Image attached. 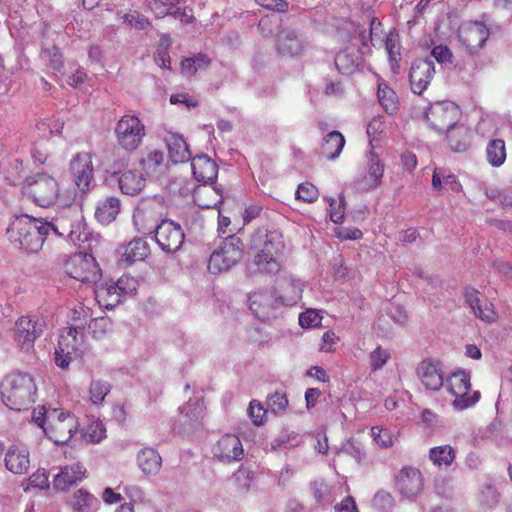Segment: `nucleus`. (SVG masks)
I'll return each mask as SVG.
<instances>
[{"label":"nucleus","instance_id":"4be33fe9","mask_svg":"<svg viewBox=\"0 0 512 512\" xmlns=\"http://www.w3.org/2000/svg\"><path fill=\"white\" fill-rule=\"evenodd\" d=\"M250 309L261 321H267L274 316L277 299L271 291H257L249 297Z\"/></svg>","mask_w":512,"mask_h":512},{"label":"nucleus","instance_id":"412c9836","mask_svg":"<svg viewBox=\"0 0 512 512\" xmlns=\"http://www.w3.org/2000/svg\"><path fill=\"white\" fill-rule=\"evenodd\" d=\"M48 226L49 233L53 232L57 236L73 240V235L79 228V215L72 209L63 210L51 222H48Z\"/></svg>","mask_w":512,"mask_h":512},{"label":"nucleus","instance_id":"603ef678","mask_svg":"<svg viewBox=\"0 0 512 512\" xmlns=\"http://www.w3.org/2000/svg\"><path fill=\"white\" fill-rule=\"evenodd\" d=\"M91 316V310L89 307L85 306L83 303H77L72 309L70 313V319L74 323L73 327H76L80 330L84 329V324Z\"/></svg>","mask_w":512,"mask_h":512},{"label":"nucleus","instance_id":"7c9ffc66","mask_svg":"<svg viewBox=\"0 0 512 512\" xmlns=\"http://www.w3.org/2000/svg\"><path fill=\"white\" fill-rule=\"evenodd\" d=\"M446 132L448 145L453 152H465L471 146L472 132L467 126L456 124Z\"/></svg>","mask_w":512,"mask_h":512},{"label":"nucleus","instance_id":"79ce46f5","mask_svg":"<svg viewBox=\"0 0 512 512\" xmlns=\"http://www.w3.org/2000/svg\"><path fill=\"white\" fill-rule=\"evenodd\" d=\"M28 167L20 158L14 159L5 170V179L11 185L26 184V179L31 177L27 176Z\"/></svg>","mask_w":512,"mask_h":512},{"label":"nucleus","instance_id":"de8ad7c7","mask_svg":"<svg viewBox=\"0 0 512 512\" xmlns=\"http://www.w3.org/2000/svg\"><path fill=\"white\" fill-rule=\"evenodd\" d=\"M88 329L93 338L103 340L112 333L113 322L106 316L97 317L90 320Z\"/></svg>","mask_w":512,"mask_h":512},{"label":"nucleus","instance_id":"2eb2a0df","mask_svg":"<svg viewBox=\"0 0 512 512\" xmlns=\"http://www.w3.org/2000/svg\"><path fill=\"white\" fill-rule=\"evenodd\" d=\"M43 329V321L22 316L15 323L14 339L22 349L30 350Z\"/></svg>","mask_w":512,"mask_h":512},{"label":"nucleus","instance_id":"cd10ccee","mask_svg":"<svg viewBox=\"0 0 512 512\" xmlns=\"http://www.w3.org/2000/svg\"><path fill=\"white\" fill-rule=\"evenodd\" d=\"M432 188L438 194L444 191L460 192L462 189L461 183L450 169L444 167H436L432 175Z\"/></svg>","mask_w":512,"mask_h":512},{"label":"nucleus","instance_id":"393cba45","mask_svg":"<svg viewBox=\"0 0 512 512\" xmlns=\"http://www.w3.org/2000/svg\"><path fill=\"white\" fill-rule=\"evenodd\" d=\"M191 168L194 178L204 184L214 183L218 175L217 164L207 155L192 158Z\"/></svg>","mask_w":512,"mask_h":512},{"label":"nucleus","instance_id":"58836bf2","mask_svg":"<svg viewBox=\"0 0 512 512\" xmlns=\"http://www.w3.org/2000/svg\"><path fill=\"white\" fill-rule=\"evenodd\" d=\"M377 97L380 105L389 115H394L399 110V98L396 92L385 82L378 83Z\"/></svg>","mask_w":512,"mask_h":512},{"label":"nucleus","instance_id":"f3484780","mask_svg":"<svg viewBox=\"0 0 512 512\" xmlns=\"http://www.w3.org/2000/svg\"><path fill=\"white\" fill-rule=\"evenodd\" d=\"M212 454L220 462L231 463L243 458L244 449L236 435L225 434L213 445Z\"/></svg>","mask_w":512,"mask_h":512},{"label":"nucleus","instance_id":"6e6552de","mask_svg":"<svg viewBox=\"0 0 512 512\" xmlns=\"http://www.w3.org/2000/svg\"><path fill=\"white\" fill-rule=\"evenodd\" d=\"M244 243L236 235H230L223 240L219 247L210 255L208 270L218 274L230 270L244 256Z\"/></svg>","mask_w":512,"mask_h":512},{"label":"nucleus","instance_id":"7ed1b4c3","mask_svg":"<svg viewBox=\"0 0 512 512\" xmlns=\"http://www.w3.org/2000/svg\"><path fill=\"white\" fill-rule=\"evenodd\" d=\"M6 235L15 247L36 253L41 250L49 235L48 221L27 215L17 217L7 228Z\"/></svg>","mask_w":512,"mask_h":512},{"label":"nucleus","instance_id":"f704fd0d","mask_svg":"<svg viewBox=\"0 0 512 512\" xmlns=\"http://www.w3.org/2000/svg\"><path fill=\"white\" fill-rule=\"evenodd\" d=\"M145 182L143 174L137 170H127L118 179L119 188L122 193L131 196L140 193L145 187Z\"/></svg>","mask_w":512,"mask_h":512},{"label":"nucleus","instance_id":"37998d69","mask_svg":"<svg viewBox=\"0 0 512 512\" xmlns=\"http://www.w3.org/2000/svg\"><path fill=\"white\" fill-rule=\"evenodd\" d=\"M486 158L493 167H500L506 160V145L503 139L490 140L486 147Z\"/></svg>","mask_w":512,"mask_h":512},{"label":"nucleus","instance_id":"1a4fd4ad","mask_svg":"<svg viewBox=\"0 0 512 512\" xmlns=\"http://www.w3.org/2000/svg\"><path fill=\"white\" fill-rule=\"evenodd\" d=\"M114 135L117 147L126 152L136 151L146 136L144 123L135 115H123L115 125Z\"/></svg>","mask_w":512,"mask_h":512},{"label":"nucleus","instance_id":"774afa93","mask_svg":"<svg viewBox=\"0 0 512 512\" xmlns=\"http://www.w3.org/2000/svg\"><path fill=\"white\" fill-rule=\"evenodd\" d=\"M431 55L439 63L451 62V58H452V52L446 45L435 46L431 51Z\"/></svg>","mask_w":512,"mask_h":512},{"label":"nucleus","instance_id":"dca6fc26","mask_svg":"<svg viewBox=\"0 0 512 512\" xmlns=\"http://www.w3.org/2000/svg\"><path fill=\"white\" fill-rule=\"evenodd\" d=\"M435 72V65L432 60H415L409 72V83L412 92L421 95L433 80Z\"/></svg>","mask_w":512,"mask_h":512},{"label":"nucleus","instance_id":"423d86ee","mask_svg":"<svg viewBox=\"0 0 512 512\" xmlns=\"http://www.w3.org/2000/svg\"><path fill=\"white\" fill-rule=\"evenodd\" d=\"M87 350L84 331L73 326L65 327L59 335L55 363L61 369H67L72 360L82 358Z\"/></svg>","mask_w":512,"mask_h":512},{"label":"nucleus","instance_id":"e433bc0d","mask_svg":"<svg viewBox=\"0 0 512 512\" xmlns=\"http://www.w3.org/2000/svg\"><path fill=\"white\" fill-rule=\"evenodd\" d=\"M165 141L169 156L174 163H181L190 159L188 145L181 135L171 133L165 138Z\"/></svg>","mask_w":512,"mask_h":512},{"label":"nucleus","instance_id":"13d9d810","mask_svg":"<svg viewBox=\"0 0 512 512\" xmlns=\"http://www.w3.org/2000/svg\"><path fill=\"white\" fill-rule=\"evenodd\" d=\"M322 316L314 309H307L299 315V324L303 328H314L320 326Z\"/></svg>","mask_w":512,"mask_h":512},{"label":"nucleus","instance_id":"4468645a","mask_svg":"<svg viewBox=\"0 0 512 512\" xmlns=\"http://www.w3.org/2000/svg\"><path fill=\"white\" fill-rule=\"evenodd\" d=\"M154 233L157 244L167 253L177 252L185 240V234L181 225L170 219L162 220Z\"/></svg>","mask_w":512,"mask_h":512},{"label":"nucleus","instance_id":"f03ea898","mask_svg":"<svg viewBox=\"0 0 512 512\" xmlns=\"http://www.w3.org/2000/svg\"><path fill=\"white\" fill-rule=\"evenodd\" d=\"M32 419L57 445L68 443L79 427L77 417L62 409L47 410L45 407H39L33 410Z\"/></svg>","mask_w":512,"mask_h":512},{"label":"nucleus","instance_id":"5701e85b","mask_svg":"<svg viewBox=\"0 0 512 512\" xmlns=\"http://www.w3.org/2000/svg\"><path fill=\"white\" fill-rule=\"evenodd\" d=\"M417 376L429 390L438 391L444 385L443 373L439 361L423 360L417 367Z\"/></svg>","mask_w":512,"mask_h":512},{"label":"nucleus","instance_id":"69168bd1","mask_svg":"<svg viewBox=\"0 0 512 512\" xmlns=\"http://www.w3.org/2000/svg\"><path fill=\"white\" fill-rule=\"evenodd\" d=\"M255 2L265 9L280 13L288 11L289 8L286 0H255Z\"/></svg>","mask_w":512,"mask_h":512},{"label":"nucleus","instance_id":"c85d7f7f","mask_svg":"<svg viewBox=\"0 0 512 512\" xmlns=\"http://www.w3.org/2000/svg\"><path fill=\"white\" fill-rule=\"evenodd\" d=\"M85 472L86 469L79 463L63 467L54 477V488L62 491L69 489L84 478Z\"/></svg>","mask_w":512,"mask_h":512},{"label":"nucleus","instance_id":"9b49d317","mask_svg":"<svg viewBox=\"0 0 512 512\" xmlns=\"http://www.w3.org/2000/svg\"><path fill=\"white\" fill-rule=\"evenodd\" d=\"M69 171L75 186L82 192L90 191L94 181L93 155L90 152L76 153L69 163Z\"/></svg>","mask_w":512,"mask_h":512},{"label":"nucleus","instance_id":"c03bdc74","mask_svg":"<svg viewBox=\"0 0 512 512\" xmlns=\"http://www.w3.org/2000/svg\"><path fill=\"white\" fill-rule=\"evenodd\" d=\"M142 169L147 174L160 172L165 166V155L160 150L148 151L140 161Z\"/></svg>","mask_w":512,"mask_h":512},{"label":"nucleus","instance_id":"49530a36","mask_svg":"<svg viewBox=\"0 0 512 512\" xmlns=\"http://www.w3.org/2000/svg\"><path fill=\"white\" fill-rule=\"evenodd\" d=\"M120 19L128 28L137 31H145L152 28L150 19L136 10H129L122 14Z\"/></svg>","mask_w":512,"mask_h":512},{"label":"nucleus","instance_id":"aec40b11","mask_svg":"<svg viewBox=\"0 0 512 512\" xmlns=\"http://www.w3.org/2000/svg\"><path fill=\"white\" fill-rule=\"evenodd\" d=\"M276 49L283 57H298L305 50V42L295 30L284 28L278 33Z\"/></svg>","mask_w":512,"mask_h":512},{"label":"nucleus","instance_id":"0e129e2a","mask_svg":"<svg viewBox=\"0 0 512 512\" xmlns=\"http://www.w3.org/2000/svg\"><path fill=\"white\" fill-rule=\"evenodd\" d=\"M171 104H183L187 108H195L198 106L199 101L196 97L188 93H177L170 96Z\"/></svg>","mask_w":512,"mask_h":512},{"label":"nucleus","instance_id":"4d7b16f0","mask_svg":"<svg viewBox=\"0 0 512 512\" xmlns=\"http://www.w3.org/2000/svg\"><path fill=\"white\" fill-rule=\"evenodd\" d=\"M389 359L390 353L386 349H383L381 346H378L370 354V367L373 371L380 370L384 367Z\"/></svg>","mask_w":512,"mask_h":512},{"label":"nucleus","instance_id":"6e6d98bb","mask_svg":"<svg viewBox=\"0 0 512 512\" xmlns=\"http://www.w3.org/2000/svg\"><path fill=\"white\" fill-rule=\"evenodd\" d=\"M233 479L237 489L248 491L253 480L252 472L247 468L240 466L233 474Z\"/></svg>","mask_w":512,"mask_h":512},{"label":"nucleus","instance_id":"f257e3e1","mask_svg":"<svg viewBox=\"0 0 512 512\" xmlns=\"http://www.w3.org/2000/svg\"><path fill=\"white\" fill-rule=\"evenodd\" d=\"M253 263L265 274H276L281 269V258L285 250L283 235L278 230L257 229L250 241Z\"/></svg>","mask_w":512,"mask_h":512},{"label":"nucleus","instance_id":"ddd939ff","mask_svg":"<svg viewBox=\"0 0 512 512\" xmlns=\"http://www.w3.org/2000/svg\"><path fill=\"white\" fill-rule=\"evenodd\" d=\"M65 272L80 282H92L97 280L100 269L92 255L77 253L66 261Z\"/></svg>","mask_w":512,"mask_h":512},{"label":"nucleus","instance_id":"052dcab7","mask_svg":"<svg viewBox=\"0 0 512 512\" xmlns=\"http://www.w3.org/2000/svg\"><path fill=\"white\" fill-rule=\"evenodd\" d=\"M330 206V220L336 224L342 223L345 216V207L342 201H337L335 199H328Z\"/></svg>","mask_w":512,"mask_h":512},{"label":"nucleus","instance_id":"0eeeda50","mask_svg":"<svg viewBox=\"0 0 512 512\" xmlns=\"http://www.w3.org/2000/svg\"><path fill=\"white\" fill-rule=\"evenodd\" d=\"M166 210L167 205L162 196L154 195L141 199L133 213L137 231L143 234L154 233Z\"/></svg>","mask_w":512,"mask_h":512},{"label":"nucleus","instance_id":"f8f14e48","mask_svg":"<svg viewBox=\"0 0 512 512\" xmlns=\"http://www.w3.org/2000/svg\"><path fill=\"white\" fill-rule=\"evenodd\" d=\"M459 108L452 102L439 101L431 104L425 113V119L436 131H447L456 125Z\"/></svg>","mask_w":512,"mask_h":512},{"label":"nucleus","instance_id":"20e7f679","mask_svg":"<svg viewBox=\"0 0 512 512\" xmlns=\"http://www.w3.org/2000/svg\"><path fill=\"white\" fill-rule=\"evenodd\" d=\"M3 403L12 410H27L34 402L37 386L33 376L27 372H11L0 386Z\"/></svg>","mask_w":512,"mask_h":512},{"label":"nucleus","instance_id":"680f3d73","mask_svg":"<svg viewBox=\"0 0 512 512\" xmlns=\"http://www.w3.org/2000/svg\"><path fill=\"white\" fill-rule=\"evenodd\" d=\"M339 340L340 338L333 331H326L322 336L319 350L325 353H332L336 350V345Z\"/></svg>","mask_w":512,"mask_h":512},{"label":"nucleus","instance_id":"72a5a7b5","mask_svg":"<svg viewBox=\"0 0 512 512\" xmlns=\"http://www.w3.org/2000/svg\"><path fill=\"white\" fill-rule=\"evenodd\" d=\"M121 209V202L115 196H109L98 202L95 217L104 225H108L113 222Z\"/></svg>","mask_w":512,"mask_h":512},{"label":"nucleus","instance_id":"ea45409f","mask_svg":"<svg viewBox=\"0 0 512 512\" xmlns=\"http://www.w3.org/2000/svg\"><path fill=\"white\" fill-rule=\"evenodd\" d=\"M211 64L210 57L205 53H198L192 57L181 60V73L186 76H194L198 71L206 70Z\"/></svg>","mask_w":512,"mask_h":512},{"label":"nucleus","instance_id":"bf43d9fd","mask_svg":"<svg viewBox=\"0 0 512 512\" xmlns=\"http://www.w3.org/2000/svg\"><path fill=\"white\" fill-rule=\"evenodd\" d=\"M114 285L124 299L126 295L131 294L136 290L137 281L135 278L129 275H123L116 282H114Z\"/></svg>","mask_w":512,"mask_h":512},{"label":"nucleus","instance_id":"2f4dec72","mask_svg":"<svg viewBox=\"0 0 512 512\" xmlns=\"http://www.w3.org/2000/svg\"><path fill=\"white\" fill-rule=\"evenodd\" d=\"M362 61L360 51L355 48H346L337 53L335 66L342 74H352Z\"/></svg>","mask_w":512,"mask_h":512},{"label":"nucleus","instance_id":"a211bd4d","mask_svg":"<svg viewBox=\"0 0 512 512\" xmlns=\"http://www.w3.org/2000/svg\"><path fill=\"white\" fill-rule=\"evenodd\" d=\"M488 37L489 30L486 25L481 22L465 23L458 31L459 41L471 53L482 48Z\"/></svg>","mask_w":512,"mask_h":512},{"label":"nucleus","instance_id":"b1692460","mask_svg":"<svg viewBox=\"0 0 512 512\" xmlns=\"http://www.w3.org/2000/svg\"><path fill=\"white\" fill-rule=\"evenodd\" d=\"M397 487L406 496L417 495L423 488V478L419 469L404 467L397 476Z\"/></svg>","mask_w":512,"mask_h":512},{"label":"nucleus","instance_id":"e2e57ef3","mask_svg":"<svg viewBox=\"0 0 512 512\" xmlns=\"http://www.w3.org/2000/svg\"><path fill=\"white\" fill-rule=\"evenodd\" d=\"M248 415L255 425H261L263 424V419L266 415V410L259 402L253 400L249 404Z\"/></svg>","mask_w":512,"mask_h":512},{"label":"nucleus","instance_id":"473e14b6","mask_svg":"<svg viewBox=\"0 0 512 512\" xmlns=\"http://www.w3.org/2000/svg\"><path fill=\"white\" fill-rule=\"evenodd\" d=\"M95 299L100 306L106 309L117 306L123 300L113 281L98 285L95 289Z\"/></svg>","mask_w":512,"mask_h":512},{"label":"nucleus","instance_id":"338daca9","mask_svg":"<svg viewBox=\"0 0 512 512\" xmlns=\"http://www.w3.org/2000/svg\"><path fill=\"white\" fill-rule=\"evenodd\" d=\"M172 16L184 24H190L195 20L193 8L188 6L181 8L178 5Z\"/></svg>","mask_w":512,"mask_h":512},{"label":"nucleus","instance_id":"6ab92c4d","mask_svg":"<svg viewBox=\"0 0 512 512\" xmlns=\"http://www.w3.org/2000/svg\"><path fill=\"white\" fill-rule=\"evenodd\" d=\"M4 464L8 471L15 475H24L30 468V452L22 444L10 445L4 456Z\"/></svg>","mask_w":512,"mask_h":512},{"label":"nucleus","instance_id":"8fccbe9b","mask_svg":"<svg viewBox=\"0 0 512 512\" xmlns=\"http://www.w3.org/2000/svg\"><path fill=\"white\" fill-rule=\"evenodd\" d=\"M111 385L104 380H93L89 385V399L93 404H101L105 397L109 394Z\"/></svg>","mask_w":512,"mask_h":512},{"label":"nucleus","instance_id":"39448f33","mask_svg":"<svg viewBox=\"0 0 512 512\" xmlns=\"http://www.w3.org/2000/svg\"><path fill=\"white\" fill-rule=\"evenodd\" d=\"M26 191L34 203L40 207H50L57 202L62 206H69L72 198L62 200L58 181L47 173H38L26 179Z\"/></svg>","mask_w":512,"mask_h":512},{"label":"nucleus","instance_id":"5fc2aeb1","mask_svg":"<svg viewBox=\"0 0 512 512\" xmlns=\"http://www.w3.org/2000/svg\"><path fill=\"white\" fill-rule=\"evenodd\" d=\"M49 487V475L45 469L36 470L28 479L24 486V491L32 488L46 489Z\"/></svg>","mask_w":512,"mask_h":512},{"label":"nucleus","instance_id":"bb28decb","mask_svg":"<svg viewBox=\"0 0 512 512\" xmlns=\"http://www.w3.org/2000/svg\"><path fill=\"white\" fill-rule=\"evenodd\" d=\"M465 299L477 318L488 323L496 321L497 314L494 311L493 304L487 301L482 303L479 298V291L474 288H466Z\"/></svg>","mask_w":512,"mask_h":512},{"label":"nucleus","instance_id":"c756f323","mask_svg":"<svg viewBox=\"0 0 512 512\" xmlns=\"http://www.w3.org/2000/svg\"><path fill=\"white\" fill-rule=\"evenodd\" d=\"M384 168V163L380 157L375 153H371L368 160L367 171L361 179L362 186L365 190L377 189L382 184Z\"/></svg>","mask_w":512,"mask_h":512},{"label":"nucleus","instance_id":"864d4df0","mask_svg":"<svg viewBox=\"0 0 512 512\" xmlns=\"http://www.w3.org/2000/svg\"><path fill=\"white\" fill-rule=\"evenodd\" d=\"M371 436L374 442L384 449L392 447L396 439L390 430L378 426L371 428Z\"/></svg>","mask_w":512,"mask_h":512},{"label":"nucleus","instance_id":"a19ab883","mask_svg":"<svg viewBox=\"0 0 512 512\" xmlns=\"http://www.w3.org/2000/svg\"><path fill=\"white\" fill-rule=\"evenodd\" d=\"M303 285L298 280H288L284 283L279 296L282 304L294 306L302 299Z\"/></svg>","mask_w":512,"mask_h":512},{"label":"nucleus","instance_id":"4c0bfd02","mask_svg":"<svg viewBox=\"0 0 512 512\" xmlns=\"http://www.w3.org/2000/svg\"><path fill=\"white\" fill-rule=\"evenodd\" d=\"M137 462L139 468L147 475L158 473L162 465L161 456L153 448L142 449L138 453Z\"/></svg>","mask_w":512,"mask_h":512},{"label":"nucleus","instance_id":"09e8293b","mask_svg":"<svg viewBox=\"0 0 512 512\" xmlns=\"http://www.w3.org/2000/svg\"><path fill=\"white\" fill-rule=\"evenodd\" d=\"M181 0H146L147 8L154 13L156 18L172 16L174 10L180 5Z\"/></svg>","mask_w":512,"mask_h":512},{"label":"nucleus","instance_id":"c9c22d12","mask_svg":"<svg viewBox=\"0 0 512 512\" xmlns=\"http://www.w3.org/2000/svg\"><path fill=\"white\" fill-rule=\"evenodd\" d=\"M345 138L339 131H331L324 138L321 146V153L328 160L339 157L344 146Z\"/></svg>","mask_w":512,"mask_h":512},{"label":"nucleus","instance_id":"3c124183","mask_svg":"<svg viewBox=\"0 0 512 512\" xmlns=\"http://www.w3.org/2000/svg\"><path fill=\"white\" fill-rule=\"evenodd\" d=\"M295 197L305 203H314L319 198V190L314 184L303 182L298 185Z\"/></svg>","mask_w":512,"mask_h":512},{"label":"nucleus","instance_id":"a18cd8bd","mask_svg":"<svg viewBox=\"0 0 512 512\" xmlns=\"http://www.w3.org/2000/svg\"><path fill=\"white\" fill-rule=\"evenodd\" d=\"M456 453L450 445L436 446L430 449L429 458L438 467L450 466L455 460Z\"/></svg>","mask_w":512,"mask_h":512},{"label":"nucleus","instance_id":"a878e982","mask_svg":"<svg viewBox=\"0 0 512 512\" xmlns=\"http://www.w3.org/2000/svg\"><path fill=\"white\" fill-rule=\"evenodd\" d=\"M119 262L129 266L136 261L145 260L150 254V246L147 241L137 238L130 241L119 250Z\"/></svg>","mask_w":512,"mask_h":512},{"label":"nucleus","instance_id":"9d476101","mask_svg":"<svg viewBox=\"0 0 512 512\" xmlns=\"http://www.w3.org/2000/svg\"><path fill=\"white\" fill-rule=\"evenodd\" d=\"M445 387L447 392L455 397L452 406L456 410L463 411L470 408L480 399L479 391L470 393V376L464 371L451 374L446 380Z\"/></svg>","mask_w":512,"mask_h":512}]
</instances>
